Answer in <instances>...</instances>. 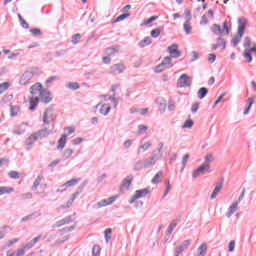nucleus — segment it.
Segmentation results:
<instances>
[{
  "label": "nucleus",
  "instance_id": "dca6fc26",
  "mask_svg": "<svg viewBox=\"0 0 256 256\" xmlns=\"http://www.w3.org/2000/svg\"><path fill=\"white\" fill-rule=\"evenodd\" d=\"M39 96H31L29 97V101H30V106H29V110L30 111H35V108L37 107V105H39Z\"/></svg>",
  "mask_w": 256,
  "mask_h": 256
},
{
  "label": "nucleus",
  "instance_id": "412c9836",
  "mask_svg": "<svg viewBox=\"0 0 256 256\" xmlns=\"http://www.w3.org/2000/svg\"><path fill=\"white\" fill-rule=\"evenodd\" d=\"M65 145H67V135L62 134V136L58 140V151H63V149H65Z\"/></svg>",
  "mask_w": 256,
  "mask_h": 256
},
{
  "label": "nucleus",
  "instance_id": "0eeeda50",
  "mask_svg": "<svg viewBox=\"0 0 256 256\" xmlns=\"http://www.w3.org/2000/svg\"><path fill=\"white\" fill-rule=\"evenodd\" d=\"M33 72L32 71H25L23 73V75L20 78V85H27V83H29V81H31V79H33Z\"/></svg>",
  "mask_w": 256,
  "mask_h": 256
},
{
  "label": "nucleus",
  "instance_id": "052dcab7",
  "mask_svg": "<svg viewBox=\"0 0 256 256\" xmlns=\"http://www.w3.org/2000/svg\"><path fill=\"white\" fill-rule=\"evenodd\" d=\"M175 227H177L176 222L170 223V225L167 228V235H171V233H173V230L175 229Z\"/></svg>",
  "mask_w": 256,
  "mask_h": 256
},
{
  "label": "nucleus",
  "instance_id": "603ef678",
  "mask_svg": "<svg viewBox=\"0 0 256 256\" xmlns=\"http://www.w3.org/2000/svg\"><path fill=\"white\" fill-rule=\"evenodd\" d=\"M187 161H189V154H185L182 158V168H181V173L185 170V167L187 165Z\"/></svg>",
  "mask_w": 256,
  "mask_h": 256
},
{
  "label": "nucleus",
  "instance_id": "a211bd4d",
  "mask_svg": "<svg viewBox=\"0 0 256 256\" xmlns=\"http://www.w3.org/2000/svg\"><path fill=\"white\" fill-rule=\"evenodd\" d=\"M34 134L36 135V139H45V137H49L51 131H49L47 128H44Z\"/></svg>",
  "mask_w": 256,
  "mask_h": 256
},
{
  "label": "nucleus",
  "instance_id": "72a5a7b5",
  "mask_svg": "<svg viewBox=\"0 0 256 256\" xmlns=\"http://www.w3.org/2000/svg\"><path fill=\"white\" fill-rule=\"evenodd\" d=\"M134 171H143V169L145 168V163L143 162V160H138L135 164H134Z\"/></svg>",
  "mask_w": 256,
  "mask_h": 256
},
{
  "label": "nucleus",
  "instance_id": "5fc2aeb1",
  "mask_svg": "<svg viewBox=\"0 0 256 256\" xmlns=\"http://www.w3.org/2000/svg\"><path fill=\"white\" fill-rule=\"evenodd\" d=\"M165 69H167L166 66L163 65V63L161 62L159 65H157L155 67V73H163V71H165Z\"/></svg>",
  "mask_w": 256,
  "mask_h": 256
},
{
  "label": "nucleus",
  "instance_id": "ddd939ff",
  "mask_svg": "<svg viewBox=\"0 0 256 256\" xmlns=\"http://www.w3.org/2000/svg\"><path fill=\"white\" fill-rule=\"evenodd\" d=\"M49 119H53V108H48L44 111L43 123H45V125H49Z\"/></svg>",
  "mask_w": 256,
  "mask_h": 256
},
{
  "label": "nucleus",
  "instance_id": "20e7f679",
  "mask_svg": "<svg viewBox=\"0 0 256 256\" xmlns=\"http://www.w3.org/2000/svg\"><path fill=\"white\" fill-rule=\"evenodd\" d=\"M43 91H45V89H43V85L39 82L30 87L32 97H41V93H43Z\"/></svg>",
  "mask_w": 256,
  "mask_h": 256
},
{
  "label": "nucleus",
  "instance_id": "c03bdc74",
  "mask_svg": "<svg viewBox=\"0 0 256 256\" xmlns=\"http://www.w3.org/2000/svg\"><path fill=\"white\" fill-rule=\"evenodd\" d=\"M161 177H163V172H158L156 173V175L153 177V179L151 180V183H153V185H157L158 183H160L161 181L159 180Z\"/></svg>",
  "mask_w": 256,
  "mask_h": 256
},
{
  "label": "nucleus",
  "instance_id": "39448f33",
  "mask_svg": "<svg viewBox=\"0 0 256 256\" xmlns=\"http://www.w3.org/2000/svg\"><path fill=\"white\" fill-rule=\"evenodd\" d=\"M223 183H225V178H221L219 182L216 183V186L210 196V199H217V195H219L221 189H223Z\"/></svg>",
  "mask_w": 256,
  "mask_h": 256
},
{
  "label": "nucleus",
  "instance_id": "4468645a",
  "mask_svg": "<svg viewBox=\"0 0 256 256\" xmlns=\"http://www.w3.org/2000/svg\"><path fill=\"white\" fill-rule=\"evenodd\" d=\"M69 223H73V219L71 218V216H67L64 219L57 221L53 225V227L59 228V227H63V225H69Z\"/></svg>",
  "mask_w": 256,
  "mask_h": 256
},
{
  "label": "nucleus",
  "instance_id": "2eb2a0df",
  "mask_svg": "<svg viewBox=\"0 0 256 256\" xmlns=\"http://www.w3.org/2000/svg\"><path fill=\"white\" fill-rule=\"evenodd\" d=\"M213 161H215V157H213V153H208V154L204 157L203 165H204L205 167H207V169H211V163H213Z\"/></svg>",
  "mask_w": 256,
  "mask_h": 256
},
{
  "label": "nucleus",
  "instance_id": "6e6552de",
  "mask_svg": "<svg viewBox=\"0 0 256 256\" xmlns=\"http://www.w3.org/2000/svg\"><path fill=\"white\" fill-rule=\"evenodd\" d=\"M178 83L180 87H191V79L187 74H182L178 79Z\"/></svg>",
  "mask_w": 256,
  "mask_h": 256
},
{
  "label": "nucleus",
  "instance_id": "7ed1b4c3",
  "mask_svg": "<svg viewBox=\"0 0 256 256\" xmlns=\"http://www.w3.org/2000/svg\"><path fill=\"white\" fill-rule=\"evenodd\" d=\"M167 52L171 55L173 59H179V57H181L182 55L181 50H179V45L175 43L168 46Z\"/></svg>",
  "mask_w": 256,
  "mask_h": 256
},
{
  "label": "nucleus",
  "instance_id": "aec40b11",
  "mask_svg": "<svg viewBox=\"0 0 256 256\" xmlns=\"http://www.w3.org/2000/svg\"><path fill=\"white\" fill-rule=\"evenodd\" d=\"M210 31L218 37H223L224 32L219 24H213L212 27L210 28Z\"/></svg>",
  "mask_w": 256,
  "mask_h": 256
},
{
  "label": "nucleus",
  "instance_id": "4c0bfd02",
  "mask_svg": "<svg viewBox=\"0 0 256 256\" xmlns=\"http://www.w3.org/2000/svg\"><path fill=\"white\" fill-rule=\"evenodd\" d=\"M150 147H151V142H145L144 144L140 145V147L138 148V154L141 153V151L143 153H145V151H149Z\"/></svg>",
  "mask_w": 256,
  "mask_h": 256
},
{
  "label": "nucleus",
  "instance_id": "a18cd8bd",
  "mask_svg": "<svg viewBox=\"0 0 256 256\" xmlns=\"http://www.w3.org/2000/svg\"><path fill=\"white\" fill-rule=\"evenodd\" d=\"M244 59H247L248 63L253 62V56L251 55L250 51L246 48L243 53Z\"/></svg>",
  "mask_w": 256,
  "mask_h": 256
},
{
  "label": "nucleus",
  "instance_id": "8fccbe9b",
  "mask_svg": "<svg viewBox=\"0 0 256 256\" xmlns=\"http://www.w3.org/2000/svg\"><path fill=\"white\" fill-rule=\"evenodd\" d=\"M71 155H73V149L67 148L64 150L63 159L67 160V159H69V157H71Z\"/></svg>",
  "mask_w": 256,
  "mask_h": 256
},
{
  "label": "nucleus",
  "instance_id": "9d476101",
  "mask_svg": "<svg viewBox=\"0 0 256 256\" xmlns=\"http://www.w3.org/2000/svg\"><path fill=\"white\" fill-rule=\"evenodd\" d=\"M117 201V195L116 196H111L108 199H103L100 202L97 203V206L99 208L101 207H107V205H112V203H115Z\"/></svg>",
  "mask_w": 256,
  "mask_h": 256
},
{
  "label": "nucleus",
  "instance_id": "c756f323",
  "mask_svg": "<svg viewBox=\"0 0 256 256\" xmlns=\"http://www.w3.org/2000/svg\"><path fill=\"white\" fill-rule=\"evenodd\" d=\"M116 53H119V46H111L105 49L106 55H115Z\"/></svg>",
  "mask_w": 256,
  "mask_h": 256
},
{
  "label": "nucleus",
  "instance_id": "ea45409f",
  "mask_svg": "<svg viewBox=\"0 0 256 256\" xmlns=\"http://www.w3.org/2000/svg\"><path fill=\"white\" fill-rule=\"evenodd\" d=\"M130 13H124L119 15L114 21H112V24L119 23L120 21H125L127 17H130Z\"/></svg>",
  "mask_w": 256,
  "mask_h": 256
},
{
  "label": "nucleus",
  "instance_id": "473e14b6",
  "mask_svg": "<svg viewBox=\"0 0 256 256\" xmlns=\"http://www.w3.org/2000/svg\"><path fill=\"white\" fill-rule=\"evenodd\" d=\"M151 43H153L151 37H145L142 41L138 43V45L141 49H143L144 47H147V45H151Z\"/></svg>",
  "mask_w": 256,
  "mask_h": 256
},
{
  "label": "nucleus",
  "instance_id": "58836bf2",
  "mask_svg": "<svg viewBox=\"0 0 256 256\" xmlns=\"http://www.w3.org/2000/svg\"><path fill=\"white\" fill-rule=\"evenodd\" d=\"M67 89H71V91H77V89H80V85L77 82H69L66 84Z\"/></svg>",
  "mask_w": 256,
  "mask_h": 256
},
{
  "label": "nucleus",
  "instance_id": "09e8293b",
  "mask_svg": "<svg viewBox=\"0 0 256 256\" xmlns=\"http://www.w3.org/2000/svg\"><path fill=\"white\" fill-rule=\"evenodd\" d=\"M43 178L41 177V176H37V178L35 179V181H34V183H33V185H32V191H35V190H37V187H39V185H41V180H42Z\"/></svg>",
  "mask_w": 256,
  "mask_h": 256
},
{
  "label": "nucleus",
  "instance_id": "864d4df0",
  "mask_svg": "<svg viewBox=\"0 0 256 256\" xmlns=\"http://www.w3.org/2000/svg\"><path fill=\"white\" fill-rule=\"evenodd\" d=\"M101 255V247H99V245H95L92 248V256H99Z\"/></svg>",
  "mask_w": 256,
  "mask_h": 256
},
{
  "label": "nucleus",
  "instance_id": "f8f14e48",
  "mask_svg": "<svg viewBox=\"0 0 256 256\" xmlns=\"http://www.w3.org/2000/svg\"><path fill=\"white\" fill-rule=\"evenodd\" d=\"M210 168H207V166H205V164H201L196 170L193 171L192 173V177L193 179H197V177H199V175H203V173H205V171H209Z\"/></svg>",
  "mask_w": 256,
  "mask_h": 256
},
{
  "label": "nucleus",
  "instance_id": "680f3d73",
  "mask_svg": "<svg viewBox=\"0 0 256 256\" xmlns=\"http://www.w3.org/2000/svg\"><path fill=\"white\" fill-rule=\"evenodd\" d=\"M171 57L170 56H166L163 61H162V64L164 67H169L171 65Z\"/></svg>",
  "mask_w": 256,
  "mask_h": 256
},
{
  "label": "nucleus",
  "instance_id": "4be33fe9",
  "mask_svg": "<svg viewBox=\"0 0 256 256\" xmlns=\"http://www.w3.org/2000/svg\"><path fill=\"white\" fill-rule=\"evenodd\" d=\"M142 161L144 163L145 169L155 167L157 163L151 156H149L148 158H144Z\"/></svg>",
  "mask_w": 256,
  "mask_h": 256
},
{
  "label": "nucleus",
  "instance_id": "f03ea898",
  "mask_svg": "<svg viewBox=\"0 0 256 256\" xmlns=\"http://www.w3.org/2000/svg\"><path fill=\"white\" fill-rule=\"evenodd\" d=\"M150 193H151V191L149 190V188H144V189H141V190H136L135 194L131 197L129 203L133 204V203H135V201H137V199H141V197H146Z\"/></svg>",
  "mask_w": 256,
  "mask_h": 256
},
{
  "label": "nucleus",
  "instance_id": "de8ad7c7",
  "mask_svg": "<svg viewBox=\"0 0 256 256\" xmlns=\"http://www.w3.org/2000/svg\"><path fill=\"white\" fill-rule=\"evenodd\" d=\"M222 31H223V35H229V33H231V31L229 30V22L224 21L222 23Z\"/></svg>",
  "mask_w": 256,
  "mask_h": 256
},
{
  "label": "nucleus",
  "instance_id": "393cba45",
  "mask_svg": "<svg viewBox=\"0 0 256 256\" xmlns=\"http://www.w3.org/2000/svg\"><path fill=\"white\" fill-rule=\"evenodd\" d=\"M243 35L239 32L232 38L231 43L233 44V47H237L241 43V39H243Z\"/></svg>",
  "mask_w": 256,
  "mask_h": 256
},
{
  "label": "nucleus",
  "instance_id": "6e6d98bb",
  "mask_svg": "<svg viewBox=\"0 0 256 256\" xmlns=\"http://www.w3.org/2000/svg\"><path fill=\"white\" fill-rule=\"evenodd\" d=\"M9 89V82H3L0 84V95L1 93H5Z\"/></svg>",
  "mask_w": 256,
  "mask_h": 256
},
{
  "label": "nucleus",
  "instance_id": "774afa93",
  "mask_svg": "<svg viewBox=\"0 0 256 256\" xmlns=\"http://www.w3.org/2000/svg\"><path fill=\"white\" fill-rule=\"evenodd\" d=\"M110 101L114 104V107H117L119 105V98L115 97V95L108 97Z\"/></svg>",
  "mask_w": 256,
  "mask_h": 256
},
{
  "label": "nucleus",
  "instance_id": "2f4dec72",
  "mask_svg": "<svg viewBox=\"0 0 256 256\" xmlns=\"http://www.w3.org/2000/svg\"><path fill=\"white\" fill-rule=\"evenodd\" d=\"M253 103H255V100L253 98H248L246 108L244 110V115H249V111H251V107H253Z\"/></svg>",
  "mask_w": 256,
  "mask_h": 256
},
{
  "label": "nucleus",
  "instance_id": "69168bd1",
  "mask_svg": "<svg viewBox=\"0 0 256 256\" xmlns=\"http://www.w3.org/2000/svg\"><path fill=\"white\" fill-rule=\"evenodd\" d=\"M243 47H245V49H247V47H251V38L249 36L245 37Z\"/></svg>",
  "mask_w": 256,
  "mask_h": 256
},
{
  "label": "nucleus",
  "instance_id": "cd10ccee",
  "mask_svg": "<svg viewBox=\"0 0 256 256\" xmlns=\"http://www.w3.org/2000/svg\"><path fill=\"white\" fill-rule=\"evenodd\" d=\"M37 141V134L32 133L26 140H25V145L28 147H31Z\"/></svg>",
  "mask_w": 256,
  "mask_h": 256
},
{
  "label": "nucleus",
  "instance_id": "e433bc0d",
  "mask_svg": "<svg viewBox=\"0 0 256 256\" xmlns=\"http://www.w3.org/2000/svg\"><path fill=\"white\" fill-rule=\"evenodd\" d=\"M157 103H159V111L160 113H164L167 109V102L163 99H158Z\"/></svg>",
  "mask_w": 256,
  "mask_h": 256
},
{
  "label": "nucleus",
  "instance_id": "49530a36",
  "mask_svg": "<svg viewBox=\"0 0 256 256\" xmlns=\"http://www.w3.org/2000/svg\"><path fill=\"white\" fill-rule=\"evenodd\" d=\"M183 27L186 35H190L191 31H193V27H191V22H185L183 24Z\"/></svg>",
  "mask_w": 256,
  "mask_h": 256
},
{
  "label": "nucleus",
  "instance_id": "6ab92c4d",
  "mask_svg": "<svg viewBox=\"0 0 256 256\" xmlns=\"http://www.w3.org/2000/svg\"><path fill=\"white\" fill-rule=\"evenodd\" d=\"M37 217H41V211H35L30 215L23 217L21 223H26V221H31V219H37Z\"/></svg>",
  "mask_w": 256,
  "mask_h": 256
},
{
  "label": "nucleus",
  "instance_id": "f257e3e1",
  "mask_svg": "<svg viewBox=\"0 0 256 256\" xmlns=\"http://www.w3.org/2000/svg\"><path fill=\"white\" fill-rule=\"evenodd\" d=\"M88 184H89V181L84 180L83 183L79 185L76 192L72 194L71 199L67 201L66 207L69 208L71 207V205H73V202L75 201V199L78 198L79 195H81V193H83V190L85 189V187H87Z\"/></svg>",
  "mask_w": 256,
  "mask_h": 256
},
{
  "label": "nucleus",
  "instance_id": "b1692460",
  "mask_svg": "<svg viewBox=\"0 0 256 256\" xmlns=\"http://www.w3.org/2000/svg\"><path fill=\"white\" fill-rule=\"evenodd\" d=\"M133 183V177H127L123 180L122 185L120 186L121 191L124 189H129V186Z\"/></svg>",
  "mask_w": 256,
  "mask_h": 256
},
{
  "label": "nucleus",
  "instance_id": "c85d7f7f",
  "mask_svg": "<svg viewBox=\"0 0 256 256\" xmlns=\"http://www.w3.org/2000/svg\"><path fill=\"white\" fill-rule=\"evenodd\" d=\"M208 93H209V89H207V87H201L197 92L198 99H205Z\"/></svg>",
  "mask_w": 256,
  "mask_h": 256
},
{
  "label": "nucleus",
  "instance_id": "bf43d9fd",
  "mask_svg": "<svg viewBox=\"0 0 256 256\" xmlns=\"http://www.w3.org/2000/svg\"><path fill=\"white\" fill-rule=\"evenodd\" d=\"M159 19V16H151L150 18L144 20L143 25H149L150 23H153V21H157Z\"/></svg>",
  "mask_w": 256,
  "mask_h": 256
},
{
  "label": "nucleus",
  "instance_id": "37998d69",
  "mask_svg": "<svg viewBox=\"0 0 256 256\" xmlns=\"http://www.w3.org/2000/svg\"><path fill=\"white\" fill-rule=\"evenodd\" d=\"M14 188L12 187H6V186H0V195H5V193H13Z\"/></svg>",
  "mask_w": 256,
  "mask_h": 256
},
{
  "label": "nucleus",
  "instance_id": "c9c22d12",
  "mask_svg": "<svg viewBox=\"0 0 256 256\" xmlns=\"http://www.w3.org/2000/svg\"><path fill=\"white\" fill-rule=\"evenodd\" d=\"M20 110H21V108L19 106H13V104H10L11 117H17Z\"/></svg>",
  "mask_w": 256,
  "mask_h": 256
},
{
  "label": "nucleus",
  "instance_id": "3c124183",
  "mask_svg": "<svg viewBox=\"0 0 256 256\" xmlns=\"http://www.w3.org/2000/svg\"><path fill=\"white\" fill-rule=\"evenodd\" d=\"M194 122L192 119H188L184 122L182 129H191V127H193Z\"/></svg>",
  "mask_w": 256,
  "mask_h": 256
},
{
  "label": "nucleus",
  "instance_id": "7c9ffc66",
  "mask_svg": "<svg viewBox=\"0 0 256 256\" xmlns=\"http://www.w3.org/2000/svg\"><path fill=\"white\" fill-rule=\"evenodd\" d=\"M79 181H81V178H72L71 180L64 183L61 187H73V186L77 185V183H79Z\"/></svg>",
  "mask_w": 256,
  "mask_h": 256
},
{
  "label": "nucleus",
  "instance_id": "e2e57ef3",
  "mask_svg": "<svg viewBox=\"0 0 256 256\" xmlns=\"http://www.w3.org/2000/svg\"><path fill=\"white\" fill-rule=\"evenodd\" d=\"M165 185H166V190L164 192L163 197H167V195H169V191H171V183L169 182V180L165 181Z\"/></svg>",
  "mask_w": 256,
  "mask_h": 256
},
{
  "label": "nucleus",
  "instance_id": "1a4fd4ad",
  "mask_svg": "<svg viewBox=\"0 0 256 256\" xmlns=\"http://www.w3.org/2000/svg\"><path fill=\"white\" fill-rule=\"evenodd\" d=\"M247 28V20L245 17L238 18V30L237 33L245 35V29Z\"/></svg>",
  "mask_w": 256,
  "mask_h": 256
},
{
  "label": "nucleus",
  "instance_id": "79ce46f5",
  "mask_svg": "<svg viewBox=\"0 0 256 256\" xmlns=\"http://www.w3.org/2000/svg\"><path fill=\"white\" fill-rule=\"evenodd\" d=\"M112 235H113V229L108 228L104 231V237H105L106 243H109V240L111 239Z\"/></svg>",
  "mask_w": 256,
  "mask_h": 256
},
{
  "label": "nucleus",
  "instance_id": "423d86ee",
  "mask_svg": "<svg viewBox=\"0 0 256 256\" xmlns=\"http://www.w3.org/2000/svg\"><path fill=\"white\" fill-rule=\"evenodd\" d=\"M40 101L45 105L51 103V101H53V97H51V92H49V90L47 89H44L40 95Z\"/></svg>",
  "mask_w": 256,
  "mask_h": 256
},
{
  "label": "nucleus",
  "instance_id": "338daca9",
  "mask_svg": "<svg viewBox=\"0 0 256 256\" xmlns=\"http://www.w3.org/2000/svg\"><path fill=\"white\" fill-rule=\"evenodd\" d=\"M10 179H19V173L17 171H10L8 173Z\"/></svg>",
  "mask_w": 256,
  "mask_h": 256
},
{
  "label": "nucleus",
  "instance_id": "a19ab883",
  "mask_svg": "<svg viewBox=\"0 0 256 256\" xmlns=\"http://www.w3.org/2000/svg\"><path fill=\"white\" fill-rule=\"evenodd\" d=\"M161 31H163V27H158L156 29H153L150 32L151 37H154V39H157V37H159V35H161Z\"/></svg>",
  "mask_w": 256,
  "mask_h": 256
},
{
  "label": "nucleus",
  "instance_id": "9b49d317",
  "mask_svg": "<svg viewBox=\"0 0 256 256\" xmlns=\"http://www.w3.org/2000/svg\"><path fill=\"white\" fill-rule=\"evenodd\" d=\"M223 51H225V49H227V41H225V39L223 37H218L217 38V43L212 45V50L213 51H217L218 47H221Z\"/></svg>",
  "mask_w": 256,
  "mask_h": 256
},
{
  "label": "nucleus",
  "instance_id": "a878e982",
  "mask_svg": "<svg viewBox=\"0 0 256 256\" xmlns=\"http://www.w3.org/2000/svg\"><path fill=\"white\" fill-rule=\"evenodd\" d=\"M111 69H112V72H114L117 75L125 71V66H123V64H114Z\"/></svg>",
  "mask_w": 256,
  "mask_h": 256
},
{
  "label": "nucleus",
  "instance_id": "f704fd0d",
  "mask_svg": "<svg viewBox=\"0 0 256 256\" xmlns=\"http://www.w3.org/2000/svg\"><path fill=\"white\" fill-rule=\"evenodd\" d=\"M184 19H185V23H191V19H193V16L191 15V9L185 8Z\"/></svg>",
  "mask_w": 256,
  "mask_h": 256
},
{
  "label": "nucleus",
  "instance_id": "4d7b16f0",
  "mask_svg": "<svg viewBox=\"0 0 256 256\" xmlns=\"http://www.w3.org/2000/svg\"><path fill=\"white\" fill-rule=\"evenodd\" d=\"M30 33H32L34 37H39V35H43V32H41V29L39 28L30 29Z\"/></svg>",
  "mask_w": 256,
  "mask_h": 256
},
{
  "label": "nucleus",
  "instance_id": "13d9d810",
  "mask_svg": "<svg viewBox=\"0 0 256 256\" xmlns=\"http://www.w3.org/2000/svg\"><path fill=\"white\" fill-rule=\"evenodd\" d=\"M81 41V34L77 33L72 36V43L73 45H77Z\"/></svg>",
  "mask_w": 256,
  "mask_h": 256
},
{
  "label": "nucleus",
  "instance_id": "f3484780",
  "mask_svg": "<svg viewBox=\"0 0 256 256\" xmlns=\"http://www.w3.org/2000/svg\"><path fill=\"white\" fill-rule=\"evenodd\" d=\"M156 163L157 161H161L163 159V152H161L160 149H155L152 151L151 156H150Z\"/></svg>",
  "mask_w": 256,
  "mask_h": 256
},
{
  "label": "nucleus",
  "instance_id": "5701e85b",
  "mask_svg": "<svg viewBox=\"0 0 256 256\" xmlns=\"http://www.w3.org/2000/svg\"><path fill=\"white\" fill-rule=\"evenodd\" d=\"M237 207H239V202H233L232 205L228 208L226 217H232L235 211H237Z\"/></svg>",
  "mask_w": 256,
  "mask_h": 256
},
{
  "label": "nucleus",
  "instance_id": "bb28decb",
  "mask_svg": "<svg viewBox=\"0 0 256 256\" xmlns=\"http://www.w3.org/2000/svg\"><path fill=\"white\" fill-rule=\"evenodd\" d=\"M110 111H111V106L109 104H103L99 109V113L104 116L109 115Z\"/></svg>",
  "mask_w": 256,
  "mask_h": 256
},
{
  "label": "nucleus",
  "instance_id": "0e129e2a",
  "mask_svg": "<svg viewBox=\"0 0 256 256\" xmlns=\"http://www.w3.org/2000/svg\"><path fill=\"white\" fill-rule=\"evenodd\" d=\"M189 245H191V240H184L179 247L185 251Z\"/></svg>",
  "mask_w": 256,
  "mask_h": 256
}]
</instances>
